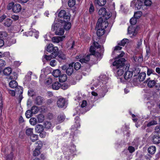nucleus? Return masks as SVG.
I'll return each mask as SVG.
<instances>
[{
	"label": "nucleus",
	"instance_id": "41",
	"mask_svg": "<svg viewBox=\"0 0 160 160\" xmlns=\"http://www.w3.org/2000/svg\"><path fill=\"white\" fill-rule=\"evenodd\" d=\"M33 128H28L26 129V133L28 136H31L33 134Z\"/></svg>",
	"mask_w": 160,
	"mask_h": 160
},
{
	"label": "nucleus",
	"instance_id": "9",
	"mask_svg": "<svg viewBox=\"0 0 160 160\" xmlns=\"http://www.w3.org/2000/svg\"><path fill=\"white\" fill-rule=\"evenodd\" d=\"M11 4L12 5V10L14 12H18L21 11V7L19 4L16 3L14 4V2H11Z\"/></svg>",
	"mask_w": 160,
	"mask_h": 160
},
{
	"label": "nucleus",
	"instance_id": "29",
	"mask_svg": "<svg viewBox=\"0 0 160 160\" xmlns=\"http://www.w3.org/2000/svg\"><path fill=\"white\" fill-rule=\"evenodd\" d=\"M43 102V99L41 96L37 97L35 100L36 103L38 105H41Z\"/></svg>",
	"mask_w": 160,
	"mask_h": 160
},
{
	"label": "nucleus",
	"instance_id": "43",
	"mask_svg": "<svg viewBox=\"0 0 160 160\" xmlns=\"http://www.w3.org/2000/svg\"><path fill=\"white\" fill-rule=\"evenodd\" d=\"M68 4L70 7H72L75 4V0H69Z\"/></svg>",
	"mask_w": 160,
	"mask_h": 160
},
{
	"label": "nucleus",
	"instance_id": "54",
	"mask_svg": "<svg viewBox=\"0 0 160 160\" xmlns=\"http://www.w3.org/2000/svg\"><path fill=\"white\" fill-rule=\"evenodd\" d=\"M154 71L151 68H148L147 74L148 76H150L151 74H154Z\"/></svg>",
	"mask_w": 160,
	"mask_h": 160
},
{
	"label": "nucleus",
	"instance_id": "7",
	"mask_svg": "<svg viewBox=\"0 0 160 160\" xmlns=\"http://www.w3.org/2000/svg\"><path fill=\"white\" fill-rule=\"evenodd\" d=\"M98 13L100 15L105 17L106 19H108L111 16L110 13L107 12L106 9L104 8H102L100 9Z\"/></svg>",
	"mask_w": 160,
	"mask_h": 160
},
{
	"label": "nucleus",
	"instance_id": "61",
	"mask_svg": "<svg viewBox=\"0 0 160 160\" xmlns=\"http://www.w3.org/2000/svg\"><path fill=\"white\" fill-rule=\"evenodd\" d=\"M94 10V6L92 4H90V6L89 9V12L90 13L92 12Z\"/></svg>",
	"mask_w": 160,
	"mask_h": 160
},
{
	"label": "nucleus",
	"instance_id": "2",
	"mask_svg": "<svg viewBox=\"0 0 160 160\" xmlns=\"http://www.w3.org/2000/svg\"><path fill=\"white\" fill-rule=\"evenodd\" d=\"M58 49L57 47H55L54 49L52 51L50 55H44L43 58L47 61L50 60L52 59L55 58L57 57L58 53Z\"/></svg>",
	"mask_w": 160,
	"mask_h": 160
},
{
	"label": "nucleus",
	"instance_id": "12",
	"mask_svg": "<svg viewBox=\"0 0 160 160\" xmlns=\"http://www.w3.org/2000/svg\"><path fill=\"white\" fill-rule=\"evenodd\" d=\"M65 38V36L54 37L52 38V41L54 43H58L60 41H62Z\"/></svg>",
	"mask_w": 160,
	"mask_h": 160
},
{
	"label": "nucleus",
	"instance_id": "19",
	"mask_svg": "<svg viewBox=\"0 0 160 160\" xmlns=\"http://www.w3.org/2000/svg\"><path fill=\"white\" fill-rule=\"evenodd\" d=\"M148 151L149 153L151 154H153L155 153L156 152V148L154 146H150L148 148Z\"/></svg>",
	"mask_w": 160,
	"mask_h": 160
},
{
	"label": "nucleus",
	"instance_id": "24",
	"mask_svg": "<svg viewBox=\"0 0 160 160\" xmlns=\"http://www.w3.org/2000/svg\"><path fill=\"white\" fill-rule=\"evenodd\" d=\"M64 32V29L60 28L57 29L55 32V33L56 35L61 36L63 34Z\"/></svg>",
	"mask_w": 160,
	"mask_h": 160
},
{
	"label": "nucleus",
	"instance_id": "3",
	"mask_svg": "<svg viewBox=\"0 0 160 160\" xmlns=\"http://www.w3.org/2000/svg\"><path fill=\"white\" fill-rule=\"evenodd\" d=\"M115 60L113 63V65L118 68H123L125 65L126 60L124 58H115Z\"/></svg>",
	"mask_w": 160,
	"mask_h": 160
},
{
	"label": "nucleus",
	"instance_id": "47",
	"mask_svg": "<svg viewBox=\"0 0 160 160\" xmlns=\"http://www.w3.org/2000/svg\"><path fill=\"white\" fill-rule=\"evenodd\" d=\"M36 144V145H38L36 146V147H37L36 148L39 149L40 150L42 146V142L40 141H38L37 142Z\"/></svg>",
	"mask_w": 160,
	"mask_h": 160
},
{
	"label": "nucleus",
	"instance_id": "31",
	"mask_svg": "<svg viewBox=\"0 0 160 160\" xmlns=\"http://www.w3.org/2000/svg\"><path fill=\"white\" fill-rule=\"evenodd\" d=\"M65 116L63 115H60L58 117L57 120L59 123H60L64 121L65 119Z\"/></svg>",
	"mask_w": 160,
	"mask_h": 160
},
{
	"label": "nucleus",
	"instance_id": "11",
	"mask_svg": "<svg viewBox=\"0 0 160 160\" xmlns=\"http://www.w3.org/2000/svg\"><path fill=\"white\" fill-rule=\"evenodd\" d=\"M145 82L147 83V85L150 88H153L156 84L155 81L154 80H150V78L147 79Z\"/></svg>",
	"mask_w": 160,
	"mask_h": 160
},
{
	"label": "nucleus",
	"instance_id": "63",
	"mask_svg": "<svg viewBox=\"0 0 160 160\" xmlns=\"http://www.w3.org/2000/svg\"><path fill=\"white\" fill-rule=\"evenodd\" d=\"M58 25V24H55L54 25H52L51 28L52 31H54L55 30L56 31V30L58 29H57Z\"/></svg>",
	"mask_w": 160,
	"mask_h": 160
},
{
	"label": "nucleus",
	"instance_id": "21",
	"mask_svg": "<svg viewBox=\"0 0 160 160\" xmlns=\"http://www.w3.org/2000/svg\"><path fill=\"white\" fill-rule=\"evenodd\" d=\"M91 54H88L86 57L84 58H82L79 60V61L82 63H86L88 62L90 59V56Z\"/></svg>",
	"mask_w": 160,
	"mask_h": 160
},
{
	"label": "nucleus",
	"instance_id": "53",
	"mask_svg": "<svg viewBox=\"0 0 160 160\" xmlns=\"http://www.w3.org/2000/svg\"><path fill=\"white\" fill-rule=\"evenodd\" d=\"M20 95L19 96V97L18 98V102L19 103H20L21 100L23 98L22 96V89H21L20 92Z\"/></svg>",
	"mask_w": 160,
	"mask_h": 160
},
{
	"label": "nucleus",
	"instance_id": "25",
	"mask_svg": "<svg viewBox=\"0 0 160 160\" xmlns=\"http://www.w3.org/2000/svg\"><path fill=\"white\" fill-rule=\"evenodd\" d=\"M60 86V84L58 82H56L52 84V87L53 89L58 90Z\"/></svg>",
	"mask_w": 160,
	"mask_h": 160
},
{
	"label": "nucleus",
	"instance_id": "62",
	"mask_svg": "<svg viewBox=\"0 0 160 160\" xmlns=\"http://www.w3.org/2000/svg\"><path fill=\"white\" fill-rule=\"evenodd\" d=\"M39 136L41 138H43L45 137L46 133L45 132H44L43 131L42 132H39Z\"/></svg>",
	"mask_w": 160,
	"mask_h": 160
},
{
	"label": "nucleus",
	"instance_id": "23",
	"mask_svg": "<svg viewBox=\"0 0 160 160\" xmlns=\"http://www.w3.org/2000/svg\"><path fill=\"white\" fill-rule=\"evenodd\" d=\"M44 126L45 128L49 129L53 127V125L50 122L46 121L44 122Z\"/></svg>",
	"mask_w": 160,
	"mask_h": 160
},
{
	"label": "nucleus",
	"instance_id": "39",
	"mask_svg": "<svg viewBox=\"0 0 160 160\" xmlns=\"http://www.w3.org/2000/svg\"><path fill=\"white\" fill-rule=\"evenodd\" d=\"M31 110L33 114H36L38 112V109L37 106H34L32 107Z\"/></svg>",
	"mask_w": 160,
	"mask_h": 160
},
{
	"label": "nucleus",
	"instance_id": "46",
	"mask_svg": "<svg viewBox=\"0 0 160 160\" xmlns=\"http://www.w3.org/2000/svg\"><path fill=\"white\" fill-rule=\"evenodd\" d=\"M81 67L80 64L78 62H76L74 65V68L76 70H79Z\"/></svg>",
	"mask_w": 160,
	"mask_h": 160
},
{
	"label": "nucleus",
	"instance_id": "15",
	"mask_svg": "<svg viewBox=\"0 0 160 160\" xmlns=\"http://www.w3.org/2000/svg\"><path fill=\"white\" fill-rule=\"evenodd\" d=\"M3 72L5 75L7 76L6 78L9 80L10 79V68H6L3 70Z\"/></svg>",
	"mask_w": 160,
	"mask_h": 160
},
{
	"label": "nucleus",
	"instance_id": "28",
	"mask_svg": "<svg viewBox=\"0 0 160 160\" xmlns=\"http://www.w3.org/2000/svg\"><path fill=\"white\" fill-rule=\"evenodd\" d=\"M54 48L55 47H53L52 44H49L47 47L46 50L48 52H51Z\"/></svg>",
	"mask_w": 160,
	"mask_h": 160
},
{
	"label": "nucleus",
	"instance_id": "58",
	"mask_svg": "<svg viewBox=\"0 0 160 160\" xmlns=\"http://www.w3.org/2000/svg\"><path fill=\"white\" fill-rule=\"evenodd\" d=\"M154 132L158 134H160V127L159 126H157L155 127Z\"/></svg>",
	"mask_w": 160,
	"mask_h": 160
},
{
	"label": "nucleus",
	"instance_id": "22",
	"mask_svg": "<svg viewBox=\"0 0 160 160\" xmlns=\"http://www.w3.org/2000/svg\"><path fill=\"white\" fill-rule=\"evenodd\" d=\"M67 76L65 74H63L60 75L59 77V80L60 82H65L67 79Z\"/></svg>",
	"mask_w": 160,
	"mask_h": 160
},
{
	"label": "nucleus",
	"instance_id": "57",
	"mask_svg": "<svg viewBox=\"0 0 160 160\" xmlns=\"http://www.w3.org/2000/svg\"><path fill=\"white\" fill-rule=\"evenodd\" d=\"M50 65L52 67L55 66L56 65V61L55 60L53 59L51 61Z\"/></svg>",
	"mask_w": 160,
	"mask_h": 160
},
{
	"label": "nucleus",
	"instance_id": "48",
	"mask_svg": "<svg viewBox=\"0 0 160 160\" xmlns=\"http://www.w3.org/2000/svg\"><path fill=\"white\" fill-rule=\"evenodd\" d=\"M40 153V149L36 148L33 151V155L34 156H36L39 155Z\"/></svg>",
	"mask_w": 160,
	"mask_h": 160
},
{
	"label": "nucleus",
	"instance_id": "52",
	"mask_svg": "<svg viewBox=\"0 0 160 160\" xmlns=\"http://www.w3.org/2000/svg\"><path fill=\"white\" fill-rule=\"evenodd\" d=\"M10 19L9 18H7L5 20V22L4 23V25L7 27H9L10 26Z\"/></svg>",
	"mask_w": 160,
	"mask_h": 160
},
{
	"label": "nucleus",
	"instance_id": "50",
	"mask_svg": "<svg viewBox=\"0 0 160 160\" xmlns=\"http://www.w3.org/2000/svg\"><path fill=\"white\" fill-rule=\"evenodd\" d=\"M146 56H148V57H149L151 55V51L150 48L149 47H148L147 46H146Z\"/></svg>",
	"mask_w": 160,
	"mask_h": 160
},
{
	"label": "nucleus",
	"instance_id": "38",
	"mask_svg": "<svg viewBox=\"0 0 160 160\" xmlns=\"http://www.w3.org/2000/svg\"><path fill=\"white\" fill-rule=\"evenodd\" d=\"M106 0H98L97 1V4L101 6H104L106 4Z\"/></svg>",
	"mask_w": 160,
	"mask_h": 160
},
{
	"label": "nucleus",
	"instance_id": "13",
	"mask_svg": "<svg viewBox=\"0 0 160 160\" xmlns=\"http://www.w3.org/2000/svg\"><path fill=\"white\" fill-rule=\"evenodd\" d=\"M133 72L132 71L128 70L126 71L124 74V77L126 80L130 79L132 76Z\"/></svg>",
	"mask_w": 160,
	"mask_h": 160
},
{
	"label": "nucleus",
	"instance_id": "59",
	"mask_svg": "<svg viewBox=\"0 0 160 160\" xmlns=\"http://www.w3.org/2000/svg\"><path fill=\"white\" fill-rule=\"evenodd\" d=\"M128 150L129 151V152L131 153H132L135 150V148L132 146H129L128 147Z\"/></svg>",
	"mask_w": 160,
	"mask_h": 160
},
{
	"label": "nucleus",
	"instance_id": "34",
	"mask_svg": "<svg viewBox=\"0 0 160 160\" xmlns=\"http://www.w3.org/2000/svg\"><path fill=\"white\" fill-rule=\"evenodd\" d=\"M8 36V34L6 32H0V38L1 39H5Z\"/></svg>",
	"mask_w": 160,
	"mask_h": 160
},
{
	"label": "nucleus",
	"instance_id": "51",
	"mask_svg": "<svg viewBox=\"0 0 160 160\" xmlns=\"http://www.w3.org/2000/svg\"><path fill=\"white\" fill-rule=\"evenodd\" d=\"M137 22V19L135 18H132L130 20V22L131 24L134 25Z\"/></svg>",
	"mask_w": 160,
	"mask_h": 160
},
{
	"label": "nucleus",
	"instance_id": "14",
	"mask_svg": "<svg viewBox=\"0 0 160 160\" xmlns=\"http://www.w3.org/2000/svg\"><path fill=\"white\" fill-rule=\"evenodd\" d=\"M152 142L154 144L160 143V136L158 134L154 135L152 137Z\"/></svg>",
	"mask_w": 160,
	"mask_h": 160
},
{
	"label": "nucleus",
	"instance_id": "20",
	"mask_svg": "<svg viewBox=\"0 0 160 160\" xmlns=\"http://www.w3.org/2000/svg\"><path fill=\"white\" fill-rule=\"evenodd\" d=\"M146 77V73L145 72H142L140 73L138 76V79L140 82L144 81Z\"/></svg>",
	"mask_w": 160,
	"mask_h": 160
},
{
	"label": "nucleus",
	"instance_id": "17",
	"mask_svg": "<svg viewBox=\"0 0 160 160\" xmlns=\"http://www.w3.org/2000/svg\"><path fill=\"white\" fill-rule=\"evenodd\" d=\"M104 28H97L98 30L97 32V34L98 36L100 37L104 34L105 32Z\"/></svg>",
	"mask_w": 160,
	"mask_h": 160
},
{
	"label": "nucleus",
	"instance_id": "18",
	"mask_svg": "<svg viewBox=\"0 0 160 160\" xmlns=\"http://www.w3.org/2000/svg\"><path fill=\"white\" fill-rule=\"evenodd\" d=\"M11 88L15 89V90H18L19 89L18 88V83L15 80H12L11 81Z\"/></svg>",
	"mask_w": 160,
	"mask_h": 160
},
{
	"label": "nucleus",
	"instance_id": "6",
	"mask_svg": "<svg viewBox=\"0 0 160 160\" xmlns=\"http://www.w3.org/2000/svg\"><path fill=\"white\" fill-rule=\"evenodd\" d=\"M108 25V23L105 22H103V19L102 18H100L98 20V22L96 26V29L99 28H105Z\"/></svg>",
	"mask_w": 160,
	"mask_h": 160
},
{
	"label": "nucleus",
	"instance_id": "33",
	"mask_svg": "<svg viewBox=\"0 0 160 160\" xmlns=\"http://www.w3.org/2000/svg\"><path fill=\"white\" fill-rule=\"evenodd\" d=\"M33 113L30 110H27L25 113V115L27 118H31Z\"/></svg>",
	"mask_w": 160,
	"mask_h": 160
},
{
	"label": "nucleus",
	"instance_id": "27",
	"mask_svg": "<svg viewBox=\"0 0 160 160\" xmlns=\"http://www.w3.org/2000/svg\"><path fill=\"white\" fill-rule=\"evenodd\" d=\"M57 56L61 60H64L66 59L65 55L60 51H59Z\"/></svg>",
	"mask_w": 160,
	"mask_h": 160
},
{
	"label": "nucleus",
	"instance_id": "8",
	"mask_svg": "<svg viewBox=\"0 0 160 160\" xmlns=\"http://www.w3.org/2000/svg\"><path fill=\"white\" fill-rule=\"evenodd\" d=\"M57 105L60 108H65L67 107V102L63 98L58 99L57 101Z\"/></svg>",
	"mask_w": 160,
	"mask_h": 160
},
{
	"label": "nucleus",
	"instance_id": "4",
	"mask_svg": "<svg viewBox=\"0 0 160 160\" xmlns=\"http://www.w3.org/2000/svg\"><path fill=\"white\" fill-rule=\"evenodd\" d=\"M143 6V1H142L141 0H134L131 3V6L134 7L135 9H140Z\"/></svg>",
	"mask_w": 160,
	"mask_h": 160
},
{
	"label": "nucleus",
	"instance_id": "32",
	"mask_svg": "<svg viewBox=\"0 0 160 160\" xmlns=\"http://www.w3.org/2000/svg\"><path fill=\"white\" fill-rule=\"evenodd\" d=\"M30 139L32 142H34L38 139V136L37 135L33 134L30 136Z\"/></svg>",
	"mask_w": 160,
	"mask_h": 160
},
{
	"label": "nucleus",
	"instance_id": "44",
	"mask_svg": "<svg viewBox=\"0 0 160 160\" xmlns=\"http://www.w3.org/2000/svg\"><path fill=\"white\" fill-rule=\"evenodd\" d=\"M157 122L155 120H152L149 122L147 124V126L150 127L152 125H155L157 124Z\"/></svg>",
	"mask_w": 160,
	"mask_h": 160
},
{
	"label": "nucleus",
	"instance_id": "42",
	"mask_svg": "<svg viewBox=\"0 0 160 160\" xmlns=\"http://www.w3.org/2000/svg\"><path fill=\"white\" fill-rule=\"evenodd\" d=\"M142 12L141 11H138L134 13V16L136 19L142 16Z\"/></svg>",
	"mask_w": 160,
	"mask_h": 160
},
{
	"label": "nucleus",
	"instance_id": "45",
	"mask_svg": "<svg viewBox=\"0 0 160 160\" xmlns=\"http://www.w3.org/2000/svg\"><path fill=\"white\" fill-rule=\"evenodd\" d=\"M152 3V2L150 0H145L143 4L144 5L146 6H150Z\"/></svg>",
	"mask_w": 160,
	"mask_h": 160
},
{
	"label": "nucleus",
	"instance_id": "10",
	"mask_svg": "<svg viewBox=\"0 0 160 160\" xmlns=\"http://www.w3.org/2000/svg\"><path fill=\"white\" fill-rule=\"evenodd\" d=\"M74 63H72L69 64L68 67L67 69L66 72L68 76L71 75L73 72V65Z\"/></svg>",
	"mask_w": 160,
	"mask_h": 160
},
{
	"label": "nucleus",
	"instance_id": "5",
	"mask_svg": "<svg viewBox=\"0 0 160 160\" xmlns=\"http://www.w3.org/2000/svg\"><path fill=\"white\" fill-rule=\"evenodd\" d=\"M139 28V27L138 26L136 27L133 26H129L128 28V33L130 35L131 37H134L137 35Z\"/></svg>",
	"mask_w": 160,
	"mask_h": 160
},
{
	"label": "nucleus",
	"instance_id": "1",
	"mask_svg": "<svg viewBox=\"0 0 160 160\" xmlns=\"http://www.w3.org/2000/svg\"><path fill=\"white\" fill-rule=\"evenodd\" d=\"M58 17L62 19L63 22L62 23L64 29L66 30H69L71 27V24L68 22L70 20V17L68 13H66L64 10H61L58 14Z\"/></svg>",
	"mask_w": 160,
	"mask_h": 160
},
{
	"label": "nucleus",
	"instance_id": "37",
	"mask_svg": "<svg viewBox=\"0 0 160 160\" xmlns=\"http://www.w3.org/2000/svg\"><path fill=\"white\" fill-rule=\"evenodd\" d=\"M11 80L13 79L16 80L18 78V75L17 73L14 72H12V70H11Z\"/></svg>",
	"mask_w": 160,
	"mask_h": 160
},
{
	"label": "nucleus",
	"instance_id": "36",
	"mask_svg": "<svg viewBox=\"0 0 160 160\" xmlns=\"http://www.w3.org/2000/svg\"><path fill=\"white\" fill-rule=\"evenodd\" d=\"M123 68H119L117 71V73L116 75L117 77H119L121 76L123 73Z\"/></svg>",
	"mask_w": 160,
	"mask_h": 160
},
{
	"label": "nucleus",
	"instance_id": "56",
	"mask_svg": "<svg viewBox=\"0 0 160 160\" xmlns=\"http://www.w3.org/2000/svg\"><path fill=\"white\" fill-rule=\"evenodd\" d=\"M76 151V146L74 145H71L70 148V151L71 153H73Z\"/></svg>",
	"mask_w": 160,
	"mask_h": 160
},
{
	"label": "nucleus",
	"instance_id": "55",
	"mask_svg": "<svg viewBox=\"0 0 160 160\" xmlns=\"http://www.w3.org/2000/svg\"><path fill=\"white\" fill-rule=\"evenodd\" d=\"M90 52L91 53V55L94 54V53L95 52V48L92 46H91L90 48Z\"/></svg>",
	"mask_w": 160,
	"mask_h": 160
},
{
	"label": "nucleus",
	"instance_id": "35",
	"mask_svg": "<svg viewBox=\"0 0 160 160\" xmlns=\"http://www.w3.org/2000/svg\"><path fill=\"white\" fill-rule=\"evenodd\" d=\"M128 41V39L126 38L123 39L118 43V45L119 46H123L125 45Z\"/></svg>",
	"mask_w": 160,
	"mask_h": 160
},
{
	"label": "nucleus",
	"instance_id": "60",
	"mask_svg": "<svg viewBox=\"0 0 160 160\" xmlns=\"http://www.w3.org/2000/svg\"><path fill=\"white\" fill-rule=\"evenodd\" d=\"M52 82V80L50 78H48L46 80L45 84L47 85L50 84Z\"/></svg>",
	"mask_w": 160,
	"mask_h": 160
},
{
	"label": "nucleus",
	"instance_id": "49",
	"mask_svg": "<svg viewBox=\"0 0 160 160\" xmlns=\"http://www.w3.org/2000/svg\"><path fill=\"white\" fill-rule=\"evenodd\" d=\"M75 119L76 120V121H75V123L77 124V125L76 126L75 125L74 127L76 128H77L80 127V124L79 123V118L78 117H76Z\"/></svg>",
	"mask_w": 160,
	"mask_h": 160
},
{
	"label": "nucleus",
	"instance_id": "26",
	"mask_svg": "<svg viewBox=\"0 0 160 160\" xmlns=\"http://www.w3.org/2000/svg\"><path fill=\"white\" fill-rule=\"evenodd\" d=\"M61 73V72L60 71L59 69H56L54 70L52 73L53 75L56 78L59 77Z\"/></svg>",
	"mask_w": 160,
	"mask_h": 160
},
{
	"label": "nucleus",
	"instance_id": "30",
	"mask_svg": "<svg viewBox=\"0 0 160 160\" xmlns=\"http://www.w3.org/2000/svg\"><path fill=\"white\" fill-rule=\"evenodd\" d=\"M37 119L38 122H42L44 119V116L42 114H39L37 116Z\"/></svg>",
	"mask_w": 160,
	"mask_h": 160
},
{
	"label": "nucleus",
	"instance_id": "64",
	"mask_svg": "<svg viewBox=\"0 0 160 160\" xmlns=\"http://www.w3.org/2000/svg\"><path fill=\"white\" fill-rule=\"evenodd\" d=\"M6 64L5 61L2 59H0V66L3 67L5 66Z\"/></svg>",
	"mask_w": 160,
	"mask_h": 160
},
{
	"label": "nucleus",
	"instance_id": "40",
	"mask_svg": "<svg viewBox=\"0 0 160 160\" xmlns=\"http://www.w3.org/2000/svg\"><path fill=\"white\" fill-rule=\"evenodd\" d=\"M30 124L32 125H35L37 123L36 119L34 118H31L29 120Z\"/></svg>",
	"mask_w": 160,
	"mask_h": 160
},
{
	"label": "nucleus",
	"instance_id": "16",
	"mask_svg": "<svg viewBox=\"0 0 160 160\" xmlns=\"http://www.w3.org/2000/svg\"><path fill=\"white\" fill-rule=\"evenodd\" d=\"M35 130L36 132L38 133L42 132L44 130L43 125L41 124L37 125L35 128Z\"/></svg>",
	"mask_w": 160,
	"mask_h": 160
}]
</instances>
